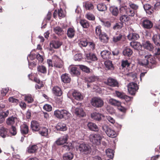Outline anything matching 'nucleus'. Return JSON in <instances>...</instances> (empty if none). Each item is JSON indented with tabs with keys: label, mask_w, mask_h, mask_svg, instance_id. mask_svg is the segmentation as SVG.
I'll list each match as a JSON object with an SVG mask.
<instances>
[{
	"label": "nucleus",
	"mask_w": 160,
	"mask_h": 160,
	"mask_svg": "<svg viewBox=\"0 0 160 160\" xmlns=\"http://www.w3.org/2000/svg\"><path fill=\"white\" fill-rule=\"evenodd\" d=\"M139 55L144 58L139 62L138 63L141 65L146 66L148 65L150 66L156 63L155 58L151 55L148 54L146 52L141 49L138 50Z\"/></svg>",
	"instance_id": "obj_1"
},
{
	"label": "nucleus",
	"mask_w": 160,
	"mask_h": 160,
	"mask_svg": "<svg viewBox=\"0 0 160 160\" xmlns=\"http://www.w3.org/2000/svg\"><path fill=\"white\" fill-rule=\"evenodd\" d=\"M76 149L80 152L81 154L82 155L90 154L92 151L90 146L87 143L83 142L77 145L75 147Z\"/></svg>",
	"instance_id": "obj_2"
},
{
	"label": "nucleus",
	"mask_w": 160,
	"mask_h": 160,
	"mask_svg": "<svg viewBox=\"0 0 160 160\" xmlns=\"http://www.w3.org/2000/svg\"><path fill=\"white\" fill-rule=\"evenodd\" d=\"M54 115L58 119H63L65 120L68 119L71 116V113L68 111L64 109H58L55 110L54 112Z\"/></svg>",
	"instance_id": "obj_3"
},
{
	"label": "nucleus",
	"mask_w": 160,
	"mask_h": 160,
	"mask_svg": "<svg viewBox=\"0 0 160 160\" xmlns=\"http://www.w3.org/2000/svg\"><path fill=\"white\" fill-rule=\"evenodd\" d=\"M89 138L90 142L97 148H99L102 136L100 134L97 133L91 134L90 135Z\"/></svg>",
	"instance_id": "obj_4"
},
{
	"label": "nucleus",
	"mask_w": 160,
	"mask_h": 160,
	"mask_svg": "<svg viewBox=\"0 0 160 160\" xmlns=\"http://www.w3.org/2000/svg\"><path fill=\"white\" fill-rule=\"evenodd\" d=\"M91 105L97 108L102 107L104 105L103 100L100 98L95 97L92 98L90 101Z\"/></svg>",
	"instance_id": "obj_5"
},
{
	"label": "nucleus",
	"mask_w": 160,
	"mask_h": 160,
	"mask_svg": "<svg viewBox=\"0 0 160 160\" xmlns=\"http://www.w3.org/2000/svg\"><path fill=\"white\" fill-rule=\"evenodd\" d=\"M128 90L129 93L131 95L135 94L138 88L137 84L134 82H131L128 85Z\"/></svg>",
	"instance_id": "obj_6"
},
{
	"label": "nucleus",
	"mask_w": 160,
	"mask_h": 160,
	"mask_svg": "<svg viewBox=\"0 0 160 160\" xmlns=\"http://www.w3.org/2000/svg\"><path fill=\"white\" fill-rule=\"evenodd\" d=\"M102 128L107 135L110 137L114 138L117 136V134L115 131L112 129L109 128L107 126H104L102 127Z\"/></svg>",
	"instance_id": "obj_7"
},
{
	"label": "nucleus",
	"mask_w": 160,
	"mask_h": 160,
	"mask_svg": "<svg viewBox=\"0 0 160 160\" xmlns=\"http://www.w3.org/2000/svg\"><path fill=\"white\" fill-rule=\"evenodd\" d=\"M68 137V136L67 134L64 135L58 138L55 143L58 145H63L67 142Z\"/></svg>",
	"instance_id": "obj_8"
},
{
	"label": "nucleus",
	"mask_w": 160,
	"mask_h": 160,
	"mask_svg": "<svg viewBox=\"0 0 160 160\" xmlns=\"http://www.w3.org/2000/svg\"><path fill=\"white\" fill-rule=\"evenodd\" d=\"M141 24L142 26L145 28L149 29L151 28L153 24L150 20L147 19H142Z\"/></svg>",
	"instance_id": "obj_9"
},
{
	"label": "nucleus",
	"mask_w": 160,
	"mask_h": 160,
	"mask_svg": "<svg viewBox=\"0 0 160 160\" xmlns=\"http://www.w3.org/2000/svg\"><path fill=\"white\" fill-rule=\"evenodd\" d=\"M70 73L73 76H78L80 74L79 69L74 66H71L69 68Z\"/></svg>",
	"instance_id": "obj_10"
},
{
	"label": "nucleus",
	"mask_w": 160,
	"mask_h": 160,
	"mask_svg": "<svg viewBox=\"0 0 160 160\" xmlns=\"http://www.w3.org/2000/svg\"><path fill=\"white\" fill-rule=\"evenodd\" d=\"M115 94L118 98L124 99L126 101H129L131 100L130 97L126 95L123 92L116 91Z\"/></svg>",
	"instance_id": "obj_11"
},
{
	"label": "nucleus",
	"mask_w": 160,
	"mask_h": 160,
	"mask_svg": "<svg viewBox=\"0 0 160 160\" xmlns=\"http://www.w3.org/2000/svg\"><path fill=\"white\" fill-rule=\"evenodd\" d=\"M106 83L108 85L113 87H117L118 85V82L117 80L111 78L107 79Z\"/></svg>",
	"instance_id": "obj_12"
},
{
	"label": "nucleus",
	"mask_w": 160,
	"mask_h": 160,
	"mask_svg": "<svg viewBox=\"0 0 160 160\" xmlns=\"http://www.w3.org/2000/svg\"><path fill=\"white\" fill-rule=\"evenodd\" d=\"M31 128L33 131H38L40 128V125L37 121H33L31 122Z\"/></svg>",
	"instance_id": "obj_13"
},
{
	"label": "nucleus",
	"mask_w": 160,
	"mask_h": 160,
	"mask_svg": "<svg viewBox=\"0 0 160 160\" xmlns=\"http://www.w3.org/2000/svg\"><path fill=\"white\" fill-rule=\"evenodd\" d=\"M143 7L147 13L149 15L151 14L154 11L153 7L148 4L144 5Z\"/></svg>",
	"instance_id": "obj_14"
},
{
	"label": "nucleus",
	"mask_w": 160,
	"mask_h": 160,
	"mask_svg": "<svg viewBox=\"0 0 160 160\" xmlns=\"http://www.w3.org/2000/svg\"><path fill=\"white\" fill-rule=\"evenodd\" d=\"M72 95L77 100L81 101L83 99L82 95L77 91L74 90L72 93Z\"/></svg>",
	"instance_id": "obj_15"
},
{
	"label": "nucleus",
	"mask_w": 160,
	"mask_h": 160,
	"mask_svg": "<svg viewBox=\"0 0 160 160\" xmlns=\"http://www.w3.org/2000/svg\"><path fill=\"white\" fill-rule=\"evenodd\" d=\"M92 118L95 121H100L101 119L102 115L99 112H94L91 114Z\"/></svg>",
	"instance_id": "obj_16"
},
{
	"label": "nucleus",
	"mask_w": 160,
	"mask_h": 160,
	"mask_svg": "<svg viewBox=\"0 0 160 160\" xmlns=\"http://www.w3.org/2000/svg\"><path fill=\"white\" fill-rule=\"evenodd\" d=\"M62 42L58 40H54L50 43V46L51 47L55 49L59 48L62 44Z\"/></svg>",
	"instance_id": "obj_17"
},
{
	"label": "nucleus",
	"mask_w": 160,
	"mask_h": 160,
	"mask_svg": "<svg viewBox=\"0 0 160 160\" xmlns=\"http://www.w3.org/2000/svg\"><path fill=\"white\" fill-rule=\"evenodd\" d=\"M55 128L58 131H63L67 129L66 124L61 122L58 123L55 126Z\"/></svg>",
	"instance_id": "obj_18"
},
{
	"label": "nucleus",
	"mask_w": 160,
	"mask_h": 160,
	"mask_svg": "<svg viewBox=\"0 0 160 160\" xmlns=\"http://www.w3.org/2000/svg\"><path fill=\"white\" fill-rule=\"evenodd\" d=\"M152 40L156 45L157 46H160V35H153L152 37Z\"/></svg>",
	"instance_id": "obj_19"
},
{
	"label": "nucleus",
	"mask_w": 160,
	"mask_h": 160,
	"mask_svg": "<svg viewBox=\"0 0 160 160\" xmlns=\"http://www.w3.org/2000/svg\"><path fill=\"white\" fill-rule=\"evenodd\" d=\"M143 46L144 48L150 51H152L154 49L153 44L148 41H146L143 43Z\"/></svg>",
	"instance_id": "obj_20"
},
{
	"label": "nucleus",
	"mask_w": 160,
	"mask_h": 160,
	"mask_svg": "<svg viewBox=\"0 0 160 160\" xmlns=\"http://www.w3.org/2000/svg\"><path fill=\"white\" fill-rule=\"evenodd\" d=\"M62 81L64 83H68L71 81V78L69 75L67 73L63 74L61 76Z\"/></svg>",
	"instance_id": "obj_21"
},
{
	"label": "nucleus",
	"mask_w": 160,
	"mask_h": 160,
	"mask_svg": "<svg viewBox=\"0 0 160 160\" xmlns=\"http://www.w3.org/2000/svg\"><path fill=\"white\" fill-rule=\"evenodd\" d=\"M131 46L134 49L138 51L141 49L142 48V45L140 43L137 42H132L130 43Z\"/></svg>",
	"instance_id": "obj_22"
},
{
	"label": "nucleus",
	"mask_w": 160,
	"mask_h": 160,
	"mask_svg": "<svg viewBox=\"0 0 160 160\" xmlns=\"http://www.w3.org/2000/svg\"><path fill=\"white\" fill-rule=\"evenodd\" d=\"M99 37L101 42L106 43L108 42L109 38L106 33L102 32Z\"/></svg>",
	"instance_id": "obj_23"
},
{
	"label": "nucleus",
	"mask_w": 160,
	"mask_h": 160,
	"mask_svg": "<svg viewBox=\"0 0 160 160\" xmlns=\"http://www.w3.org/2000/svg\"><path fill=\"white\" fill-rule=\"evenodd\" d=\"M128 38L129 40L135 41L139 38V36L136 33H131L128 35Z\"/></svg>",
	"instance_id": "obj_24"
},
{
	"label": "nucleus",
	"mask_w": 160,
	"mask_h": 160,
	"mask_svg": "<svg viewBox=\"0 0 160 160\" xmlns=\"http://www.w3.org/2000/svg\"><path fill=\"white\" fill-rule=\"evenodd\" d=\"M75 113L76 115L79 117H83L85 115L82 109L80 108H76L75 109Z\"/></svg>",
	"instance_id": "obj_25"
},
{
	"label": "nucleus",
	"mask_w": 160,
	"mask_h": 160,
	"mask_svg": "<svg viewBox=\"0 0 160 160\" xmlns=\"http://www.w3.org/2000/svg\"><path fill=\"white\" fill-rule=\"evenodd\" d=\"M88 126L91 130L93 131H98V126L94 123L89 122L88 124Z\"/></svg>",
	"instance_id": "obj_26"
},
{
	"label": "nucleus",
	"mask_w": 160,
	"mask_h": 160,
	"mask_svg": "<svg viewBox=\"0 0 160 160\" xmlns=\"http://www.w3.org/2000/svg\"><path fill=\"white\" fill-rule=\"evenodd\" d=\"M111 54V52L108 50H103L101 52V55L102 57L104 59H107L110 58V56Z\"/></svg>",
	"instance_id": "obj_27"
},
{
	"label": "nucleus",
	"mask_w": 160,
	"mask_h": 160,
	"mask_svg": "<svg viewBox=\"0 0 160 160\" xmlns=\"http://www.w3.org/2000/svg\"><path fill=\"white\" fill-rule=\"evenodd\" d=\"M53 93L56 96H60L62 94L61 89L58 86L54 87L52 89Z\"/></svg>",
	"instance_id": "obj_28"
},
{
	"label": "nucleus",
	"mask_w": 160,
	"mask_h": 160,
	"mask_svg": "<svg viewBox=\"0 0 160 160\" xmlns=\"http://www.w3.org/2000/svg\"><path fill=\"white\" fill-rule=\"evenodd\" d=\"M75 31L73 28H70L67 30V35L69 38H72L75 35Z\"/></svg>",
	"instance_id": "obj_29"
},
{
	"label": "nucleus",
	"mask_w": 160,
	"mask_h": 160,
	"mask_svg": "<svg viewBox=\"0 0 160 160\" xmlns=\"http://www.w3.org/2000/svg\"><path fill=\"white\" fill-rule=\"evenodd\" d=\"M86 58L88 60V62H91L92 61H96L98 59L96 55L92 53L87 54Z\"/></svg>",
	"instance_id": "obj_30"
},
{
	"label": "nucleus",
	"mask_w": 160,
	"mask_h": 160,
	"mask_svg": "<svg viewBox=\"0 0 160 160\" xmlns=\"http://www.w3.org/2000/svg\"><path fill=\"white\" fill-rule=\"evenodd\" d=\"M53 30L55 33L58 35L61 36L64 33V31L61 27L57 26L55 27Z\"/></svg>",
	"instance_id": "obj_31"
},
{
	"label": "nucleus",
	"mask_w": 160,
	"mask_h": 160,
	"mask_svg": "<svg viewBox=\"0 0 160 160\" xmlns=\"http://www.w3.org/2000/svg\"><path fill=\"white\" fill-rule=\"evenodd\" d=\"M73 157V155L71 152L66 153L63 156V158L64 160H72Z\"/></svg>",
	"instance_id": "obj_32"
},
{
	"label": "nucleus",
	"mask_w": 160,
	"mask_h": 160,
	"mask_svg": "<svg viewBox=\"0 0 160 160\" xmlns=\"http://www.w3.org/2000/svg\"><path fill=\"white\" fill-rule=\"evenodd\" d=\"M29 131L28 126L25 124H23L21 126V131L22 134H26Z\"/></svg>",
	"instance_id": "obj_33"
},
{
	"label": "nucleus",
	"mask_w": 160,
	"mask_h": 160,
	"mask_svg": "<svg viewBox=\"0 0 160 160\" xmlns=\"http://www.w3.org/2000/svg\"><path fill=\"white\" fill-rule=\"evenodd\" d=\"M132 53V50L128 48H126L123 51V55L126 57H130Z\"/></svg>",
	"instance_id": "obj_34"
},
{
	"label": "nucleus",
	"mask_w": 160,
	"mask_h": 160,
	"mask_svg": "<svg viewBox=\"0 0 160 160\" xmlns=\"http://www.w3.org/2000/svg\"><path fill=\"white\" fill-rule=\"evenodd\" d=\"M109 10L112 15L116 16L119 13L118 9L117 7L112 6L110 7Z\"/></svg>",
	"instance_id": "obj_35"
},
{
	"label": "nucleus",
	"mask_w": 160,
	"mask_h": 160,
	"mask_svg": "<svg viewBox=\"0 0 160 160\" xmlns=\"http://www.w3.org/2000/svg\"><path fill=\"white\" fill-rule=\"evenodd\" d=\"M53 62L54 67L58 68H62V61L61 59L57 58L55 61H53Z\"/></svg>",
	"instance_id": "obj_36"
},
{
	"label": "nucleus",
	"mask_w": 160,
	"mask_h": 160,
	"mask_svg": "<svg viewBox=\"0 0 160 160\" xmlns=\"http://www.w3.org/2000/svg\"><path fill=\"white\" fill-rule=\"evenodd\" d=\"M7 129L3 127L0 128V136L3 138L6 137L8 135Z\"/></svg>",
	"instance_id": "obj_37"
},
{
	"label": "nucleus",
	"mask_w": 160,
	"mask_h": 160,
	"mask_svg": "<svg viewBox=\"0 0 160 160\" xmlns=\"http://www.w3.org/2000/svg\"><path fill=\"white\" fill-rule=\"evenodd\" d=\"M83 6L88 10H92L94 8L92 3L91 2H87L83 3Z\"/></svg>",
	"instance_id": "obj_38"
},
{
	"label": "nucleus",
	"mask_w": 160,
	"mask_h": 160,
	"mask_svg": "<svg viewBox=\"0 0 160 160\" xmlns=\"http://www.w3.org/2000/svg\"><path fill=\"white\" fill-rule=\"evenodd\" d=\"M98 9L100 11H105L107 9L106 5L102 3H100L97 5Z\"/></svg>",
	"instance_id": "obj_39"
},
{
	"label": "nucleus",
	"mask_w": 160,
	"mask_h": 160,
	"mask_svg": "<svg viewBox=\"0 0 160 160\" xmlns=\"http://www.w3.org/2000/svg\"><path fill=\"white\" fill-rule=\"evenodd\" d=\"M109 103L115 106H119L121 104V102L113 98H110L109 100Z\"/></svg>",
	"instance_id": "obj_40"
},
{
	"label": "nucleus",
	"mask_w": 160,
	"mask_h": 160,
	"mask_svg": "<svg viewBox=\"0 0 160 160\" xmlns=\"http://www.w3.org/2000/svg\"><path fill=\"white\" fill-rule=\"evenodd\" d=\"M38 149V148L37 145L29 146L28 148V152L29 153H33L35 152Z\"/></svg>",
	"instance_id": "obj_41"
},
{
	"label": "nucleus",
	"mask_w": 160,
	"mask_h": 160,
	"mask_svg": "<svg viewBox=\"0 0 160 160\" xmlns=\"http://www.w3.org/2000/svg\"><path fill=\"white\" fill-rule=\"evenodd\" d=\"M106 153L107 156L110 158L112 159L114 156V151L110 149H108L106 151Z\"/></svg>",
	"instance_id": "obj_42"
},
{
	"label": "nucleus",
	"mask_w": 160,
	"mask_h": 160,
	"mask_svg": "<svg viewBox=\"0 0 160 160\" xmlns=\"http://www.w3.org/2000/svg\"><path fill=\"white\" fill-rule=\"evenodd\" d=\"M106 67L108 69L112 70L114 69L113 65L112 62L111 61L107 60L104 62Z\"/></svg>",
	"instance_id": "obj_43"
},
{
	"label": "nucleus",
	"mask_w": 160,
	"mask_h": 160,
	"mask_svg": "<svg viewBox=\"0 0 160 160\" xmlns=\"http://www.w3.org/2000/svg\"><path fill=\"white\" fill-rule=\"evenodd\" d=\"M40 134L42 136L47 137L48 134V131L47 128L43 127L39 132Z\"/></svg>",
	"instance_id": "obj_44"
},
{
	"label": "nucleus",
	"mask_w": 160,
	"mask_h": 160,
	"mask_svg": "<svg viewBox=\"0 0 160 160\" xmlns=\"http://www.w3.org/2000/svg\"><path fill=\"white\" fill-rule=\"evenodd\" d=\"M129 19V17L127 15H123L120 17L119 20L121 23H125Z\"/></svg>",
	"instance_id": "obj_45"
},
{
	"label": "nucleus",
	"mask_w": 160,
	"mask_h": 160,
	"mask_svg": "<svg viewBox=\"0 0 160 160\" xmlns=\"http://www.w3.org/2000/svg\"><path fill=\"white\" fill-rule=\"evenodd\" d=\"M37 70L38 72L43 74H45L47 72L46 68L43 65L38 66L37 67Z\"/></svg>",
	"instance_id": "obj_46"
},
{
	"label": "nucleus",
	"mask_w": 160,
	"mask_h": 160,
	"mask_svg": "<svg viewBox=\"0 0 160 160\" xmlns=\"http://www.w3.org/2000/svg\"><path fill=\"white\" fill-rule=\"evenodd\" d=\"M16 119V118L15 117H10L7 119V123L8 125H12L14 123L15 120Z\"/></svg>",
	"instance_id": "obj_47"
},
{
	"label": "nucleus",
	"mask_w": 160,
	"mask_h": 160,
	"mask_svg": "<svg viewBox=\"0 0 160 160\" xmlns=\"http://www.w3.org/2000/svg\"><path fill=\"white\" fill-rule=\"evenodd\" d=\"M81 25L84 28H87L89 26L88 22L85 20H81L80 22Z\"/></svg>",
	"instance_id": "obj_48"
},
{
	"label": "nucleus",
	"mask_w": 160,
	"mask_h": 160,
	"mask_svg": "<svg viewBox=\"0 0 160 160\" xmlns=\"http://www.w3.org/2000/svg\"><path fill=\"white\" fill-rule=\"evenodd\" d=\"M96 78L94 76H91L85 78V81L88 82H94Z\"/></svg>",
	"instance_id": "obj_49"
},
{
	"label": "nucleus",
	"mask_w": 160,
	"mask_h": 160,
	"mask_svg": "<svg viewBox=\"0 0 160 160\" xmlns=\"http://www.w3.org/2000/svg\"><path fill=\"white\" fill-rule=\"evenodd\" d=\"M122 37V35L121 34H119L118 35L113 37V41L114 42H117L121 40Z\"/></svg>",
	"instance_id": "obj_50"
},
{
	"label": "nucleus",
	"mask_w": 160,
	"mask_h": 160,
	"mask_svg": "<svg viewBox=\"0 0 160 160\" xmlns=\"http://www.w3.org/2000/svg\"><path fill=\"white\" fill-rule=\"evenodd\" d=\"M126 13L128 15L133 17L136 13V11L129 8L126 10Z\"/></svg>",
	"instance_id": "obj_51"
},
{
	"label": "nucleus",
	"mask_w": 160,
	"mask_h": 160,
	"mask_svg": "<svg viewBox=\"0 0 160 160\" xmlns=\"http://www.w3.org/2000/svg\"><path fill=\"white\" fill-rule=\"evenodd\" d=\"M25 100L28 103L32 102L33 101V99L31 97V95H28L25 96Z\"/></svg>",
	"instance_id": "obj_52"
},
{
	"label": "nucleus",
	"mask_w": 160,
	"mask_h": 160,
	"mask_svg": "<svg viewBox=\"0 0 160 160\" xmlns=\"http://www.w3.org/2000/svg\"><path fill=\"white\" fill-rule=\"evenodd\" d=\"M123 26V24L122 23L119 22L116 23L113 26V28L114 30L120 29L122 28Z\"/></svg>",
	"instance_id": "obj_53"
},
{
	"label": "nucleus",
	"mask_w": 160,
	"mask_h": 160,
	"mask_svg": "<svg viewBox=\"0 0 160 160\" xmlns=\"http://www.w3.org/2000/svg\"><path fill=\"white\" fill-rule=\"evenodd\" d=\"M80 68L83 71L86 73H89L90 72V69L87 67L83 65H79Z\"/></svg>",
	"instance_id": "obj_54"
},
{
	"label": "nucleus",
	"mask_w": 160,
	"mask_h": 160,
	"mask_svg": "<svg viewBox=\"0 0 160 160\" xmlns=\"http://www.w3.org/2000/svg\"><path fill=\"white\" fill-rule=\"evenodd\" d=\"M101 29V27L98 26L96 27L95 28V33L98 36H99L102 33Z\"/></svg>",
	"instance_id": "obj_55"
},
{
	"label": "nucleus",
	"mask_w": 160,
	"mask_h": 160,
	"mask_svg": "<svg viewBox=\"0 0 160 160\" xmlns=\"http://www.w3.org/2000/svg\"><path fill=\"white\" fill-rule=\"evenodd\" d=\"M129 6L131 9L135 11H136L138 8V5L132 3H129Z\"/></svg>",
	"instance_id": "obj_56"
},
{
	"label": "nucleus",
	"mask_w": 160,
	"mask_h": 160,
	"mask_svg": "<svg viewBox=\"0 0 160 160\" xmlns=\"http://www.w3.org/2000/svg\"><path fill=\"white\" fill-rule=\"evenodd\" d=\"M82 58V54L81 53H78L75 54L74 57V59L75 61H80Z\"/></svg>",
	"instance_id": "obj_57"
},
{
	"label": "nucleus",
	"mask_w": 160,
	"mask_h": 160,
	"mask_svg": "<svg viewBox=\"0 0 160 160\" xmlns=\"http://www.w3.org/2000/svg\"><path fill=\"white\" fill-rule=\"evenodd\" d=\"M104 117L106 119L111 123L114 124L115 122V120L111 116H106L105 117Z\"/></svg>",
	"instance_id": "obj_58"
},
{
	"label": "nucleus",
	"mask_w": 160,
	"mask_h": 160,
	"mask_svg": "<svg viewBox=\"0 0 160 160\" xmlns=\"http://www.w3.org/2000/svg\"><path fill=\"white\" fill-rule=\"evenodd\" d=\"M88 43L86 40H82L79 42V44L81 47H86L87 46Z\"/></svg>",
	"instance_id": "obj_59"
},
{
	"label": "nucleus",
	"mask_w": 160,
	"mask_h": 160,
	"mask_svg": "<svg viewBox=\"0 0 160 160\" xmlns=\"http://www.w3.org/2000/svg\"><path fill=\"white\" fill-rule=\"evenodd\" d=\"M102 25L105 27L107 28H109L111 26V23L109 21H101Z\"/></svg>",
	"instance_id": "obj_60"
},
{
	"label": "nucleus",
	"mask_w": 160,
	"mask_h": 160,
	"mask_svg": "<svg viewBox=\"0 0 160 160\" xmlns=\"http://www.w3.org/2000/svg\"><path fill=\"white\" fill-rule=\"evenodd\" d=\"M10 132L12 135H15L17 133L16 129L15 127L12 126L10 129Z\"/></svg>",
	"instance_id": "obj_61"
},
{
	"label": "nucleus",
	"mask_w": 160,
	"mask_h": 160,
	"mask_svg": "<svg viewBox=\"0 0 160 160\" xmlns=\"http://www.w3.org/2000/svg\"><path fill=\"white\" fill-rule=\"evenodd\" d=\"M86 17L89 20H94L95 19V17L94 15L90 13H88L87 14Z\"/></svg>",
	"instance_id": "obj_62"
},
{
	"label": "nucleus",
	"mask_w": 160,
	"mask_h": 160,
	"mask_svg": "<svg viewBox=\"0 0 160 160\" xmlns=\"http://www.w3.org/2000/svg\"><path fill=\"white\" fill-rule=\"evenodd\" d=\"M58 14L60 18L64 17V14L63 13V10L61 9L58 10Z\"/></svg>",
	"instance_id": "obj_63"
},
{
	"label": "nucleus",
	"mask_w": 160,
	"mask_h": 160,
	"mask_svg": "<svg viewBox=\"0 0 160 160\" xmlns=\"http://www.w3.org/2000/svg\"><path fill=\"white\" fill-rule=\"evenodd\" d=\"M43 109L48 111H50L52 110V106L49 104H46L43 106Z\"/></svg>",
	"instance_id": "obj_64"
}]
</instances>
